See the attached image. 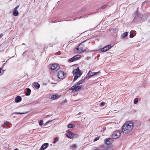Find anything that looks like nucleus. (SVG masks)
Returning a JSON list of instances; mask_svg holds the SVG:
<instances>
[{
    "label": "nucleus",
    "instance_id": "f257e3e1",
    "mask_svg": "<svg viewBox=\"0 0 150 150\" xmlns=\"http://www.w3.org/2000/svg\"><path fill=\"white\" fill-rule=\"evenodd\" d=\"M134 123L132 121H128L125 123L122 127L123 133L127 134L130 133L133 128Z\"/></svg>",
    "mask_w": 150,
    "mask_h": 150
},
{
    "label": "nucleus",
    "instance_id": "f03ea898",
    "mask_svg": "<svg viewBox=\"0 0 150 150\" xmlns=\"http://www.w3.org/2000/svg\"><path fill=\"white\" fill-rule=\"evenodd\" d=\"M87 40H86L83 41L82 42L80 43L78 46L76 48V50L77 51L78 53H81L85 51L86 49L85 45L83 44V43L86 41Z\"/></svg>",
    "mask_w": 150,
    "mask_h": 150
},
{
    "label": "nucleus",
    "instance_id": "7ed1b4c3",
    "mask_svg": "<svg viewBox=\"0 0 150 150\" xmlns=\"http://www.w3.org/2000/svg\"><path fill=\"white\" fill-rule=\"evenodd\" d=\"M72 73L73 75L76 74L79 77H80L82 74V72L81 71L79 67H77L76 69L73 70Z\"/></svg>",
    "mask_w": 150,
    "mask_h": 150
},
{
    "label": "nucleus",
    "instance_id": "20e7f679",
    "mask_svg": "<svg viewBox=\"0 0 150 150\" xmlns=\"http://www.w3.org/2000/svg\"><path fill=\"white\" fill-rule=\"evenodd\" d=\"M57 76L58 78L59 79H63L66 76L67 74H64L63 71H58Z\"/></svg>",
    "mask_w": 150,
    "mask_h": 150
},
{
    "label": "nucleus",
    "instance_id": "39448f33",
    "mask_svg": "<svg viewBox=\"0 0 150 150\" xmlns=\"http://www.w3.org/2000/svg\"><path fill=\"white\" fill-rule=\"evenodd\" d=\"M76 85L73 86L71 87L70 88L69 90H72L73 92H74L76 91H79L81 90L82 86V85L76 86Z\"/></svg>",
    "mask_w": 150,
    "mask_h": 150
},
{
    "label": "nucleus",
    "instance_id": "423d86ee",
    "mask_svg": "<svg viewBox=\"0 0 150 150\" xmlns=\"http://www.w3.org/2000/svg\"><path fill=\"white\" fill-rule=\"evenodd\" d=\"M120 136V132L118 130L114 131L112 134V137L114 139L118 138Z\"/></svg>",
    "mask_w": 150,
    "mask_h": 150
},
{
    "label": "nucleus",
    "instance_id": "0eeeda50",
    "mask_svg": "<svg viewBox=\"0 0 150 150\" xmlns=\"http://www.w3.org/2000/svg\"><path fill=\"white\" fill-rule=\"evenodd\" d=\"M100 71H98L97 72H92L90 70L86 75V78H88V79H89L91 76L96 75Z\"/></svg>",
    "mask_w": 150,
    "mask_h": 150
},
{
    "label": "nucleus",
    "instance_id": "6e6552de",
    "mask_svg": "<svg viewBox=\"0 0 150 150\" xmlns=\"http://www.w3.org/2000/svg\"><path fill=\"white\" fill-rule=\"evenodd\" d=\"M135 17L133 20V21L137 23L141 19V15H138L137 13H135L134 14Z\"/></svg>",
    "mask_w": 150,
    "mask_h": 150
},
{
    "label": "nucleus",
    "instance_id": "1a4fd4ad",
    "mask_svg": "<svg viewBox=\"0 0 150 150\" xmlns=\"http://www.w3.org/2000/svg\"><path fill=\"white\" fill-rule=\"evenodd\" d=\"M81 57V56L80 55H76L71 58L69 59V61L71 62H73L78 60Z\"/></svg>",
    "mask_w": 150,
    "mask_h": 150
},
{
    "label": "nucleus",
    "instance_id": "9d476101",
    "mask_svg": "<svg viewBox=\"0 0 150 150\" xmlns=\"http://www.w3.org/2000/svg\"><path fill=\"white\" fill-rule=\"evenodd\" d=\"M48 67L49 69L53 70L58 68V65L57 64H50L48 66Z\"/></svg>",
    "mask_w": 150,
    "mask_h": 150
},
{
    "label": "nucleus",
    "instance_id": "9b49d317",
    "mask_svg": "<svg viewBox=\"0 0 150 150\" xmlns=\"http://www.w3.org/2000/svg\"><path fill=\"white\" fill-rule=\"evenodd\" d=\"M19 5H18L14 9L13 15L15 16H17L18 14V12L17 11V9L19 7Z\"/></svg>",
    "mask_w": 150,
    "mask_h": 150
},
{
    "label": "nucleus",
    "instance_id": "f8f14e48",
    "mask_svg": "<svg viewBox=\"0 0 150 150\" xmlns=\"http://www.w3.org/2000/svg\"><path fill=\"white\" fill-rule=\"evenodd\" d=\"M48 143H45L43 144L41 146L40 150H44L46 149L48 146Z\"/></svg>",
    "mask_w": 150,
    "mask_h": 150
},
{
    "label": "nucleus",
    "instance_id": "ddd939ff",
    "mask_svg": "<svg viewBox=\"0 0 150 150\" xmlns=\"http://www.w3.org/2000/svg\"><path fill=\"white\" fill-rule=\"evenodd\" d=\"M59 97V96H58L57 94H56L55 95H53L50 96V98L51 99L54 100L57 99Z\"/></svg>",
    "mask_w": 150,
    "mask_h": 150
},
{
    "label": "nucleus",
    "instance_id": "4468645a",
    "mask_svg": "<svg viewBox=\"0 0 150 150\" xmlns=\"http://www.w3.org/2000/svg\"><path fill=\"white\" fill-rule=\"evenodd\" d=\"M22 100V98L20 96H17L15 98V101L16 103H19Z\"/></svg>",
    "mask_w": 150,
    "mask_h": 150
},
{
    "label": "nucleus",
    "instance_id": "2eb2a0df",
    "mask_svg": "<svg viewBox=\"0 0 150 150\" xmlns=\"http://www.w3.org/2000/svg\"><path fill=\"white\" fill-rule=\"evenodd\" d=\"M68 134H66V136L69 138H71L72 135V132L70 131H67Z\"/></svg>",
    "mask_w": 150,
    "mask_h": 150
},
{
    "label": "nucleus",
    "instance_id": "dca6fc26",
    "mask_svg": "<svg viewBox=\"0 0 150 150\" xmlns=\"http://www.w3.org/2000/svg\"><path fill=\"white\" fill-rule=\"evenodd\" d=\"M128 35V33L125 32L123 33L121 36V38L122 39H124L127 37Z\"/></svg>",
    "mask_w": 150,
    "mask_h": 150
},
{
    "label": "nucleus",
    "instance_id": "f3484780",
    "mask_svg": "<svg viewBox=\"0 0 150 150\" xmlns=\"http://www.w3.org/2000/svg\"><path fill=\"white\" fill-rule=\"evenodd\" d=\"M27 92L26 93L25 95L27 96H29L30 95L31 92V90L29 88H26Z\"/></svg>",
    "mask_w": 150,
    "mask_h": 150
},
{
    "label": "nucleus",
    "instance_id": "a211bd4d",
    "mask_svg": "<svg viewBox=\"0 0 150 150\" xmlns=\"http://www.w3.org/2000/svg\"><path fill=\"white\" fill-rule=\"evenodd\" d=\"M147 17L148 16L147 15L142 14V16H141V19L142 20H145L147 18Z\"/></svg>",
    "mask_w": 150,
    "mask_h": 150
},
{
    "label": "nucleus",
    "instance_id": "6ab92c4d",
    "mask_svg": "<svg viewBox=\"0 0 150 150\" xmlns=\"http://www.w3.org/2000/svg\"><path fill=\"white\" fill-rule=\"evenodd\" d=\"M100 147L101 148L100 150H108V148L106 147H105L103 145H101L100 146Z\"/></svg>",
    "mask_w": 150,
    "mask_h": 150
},
{
    "label": "nucleus",
    "instance_id": "aec40b11",
    "mask_svg": "<svg viewBox=\"0 0 150 150\" xmlns=\"http://www.w3.org/2000/svg\"><path fill=\"white\" fill-rule=\"evenodd\" d=\"M34 86L36 88H39L40 87V85L37 83H34Z\"/></svg>",
    "mask_w": 150,
    "mask_h": 150
},
{
    "label": "nucleus",
    "instance_id": "412c9836",
    "mask_svg": "<svg viewBox=\"0 0 150 150\" xmlns=\"http://www.w3.org/2000/svg\"><path fill=\"white\" fill-rule=\"evenodd\" d=\"M101 52H105L108 50L106 46L103 47V48L101 49Z\"/></svg>",
    "mask_w": 150,
    "mask_h": 150
},
{
    "label": "nucleus",
    "instance_id": "4be33fe9",
    "mask_svg": "<svg viewBox=\"0 0 150 150\" xmlns=\"http://www.w3.org/2000/svg\"><path fill=\"white\" fill-rule=\"evenodd\" d=\"M113 138L112 137V138H109L107 139H106V142H107L108 140V141L109 140L110 141V142L111 143H112L113 142Z\"/></svg>",
    "mask_w": 150,
    "mask_h": 150
},
{
    "label": "nucleus",
    "instance_id": "5701e85b",
    "mask_svg": "<svg viewBox=\"0 0 150 150\" xmlns=\"http://www.w3.org/2000/svg\"><path fill=\"white\" fill-rule=\"evenodd\" d=\"M86 76L83 79H82L79 81L81 83V84H82L83 83V82L85 79H87V80H88V78H86Z\"/></svg>",
    "mask_w": 150,
    "mask_h": 150
},
{
    "label": "nucleus",
    "instance_id": "b1692460",
    "mask_svg": "<svg viewBox=\"0 0 150 150\" xmlns=\"http://www.w3.org/2000/svg\"><path fill=\"white\" fill-rule=\"evenodd\" d=\"M76 146L75 144H73L71 145L70 146V147L72 150H73L74 149H75L76 148Z\"/></svg>",
    "mask_w": 150,
    "mask_h": 150
},
{
    "label": "nucleus",
    "instance_id": "393cba45",
    "mask_svg": "<svg viewBox=\"0 0 150 150\" xmlns=\"http://www.w3.org/2000/svg\"><path fill=\"white\" fill-rule=\"evenodd\" d=\"M74 75L75 76L73 80V81H76L79 77L76 74V75Z\"/></svg>",
    "mask_w": 150,
    "mask_h": 150
},
{
    "label": "nucleus",
    "instance_id": "a878e982",
    "mask_svg": "<svg viewBox=\"0 0 150 150\" xmlns=\"http://www.w3.org/2000/svg\"><path fill=\"white\" fill-rule=\"evenodd\" d=\"M77 137V135L76 134L73 133H72V135L71 138H74Z\"/></svg>",
    "mask_w": 150,
    "mask_h": 150
},
{
    "label": "nucleus",
    "instance_id": "bb28decb",
    "mask_svg": "<svg viewBox=\"0 0 150 150\" xmlns=\"http://www.w3.org/2000/svg\"><path fill=\"white\" fill-rule=\"evenodd\" d=\"M105 142L107 145H110L112 144L110 142V141L109 140H108L107 142H106V139L105 140Z\"/></svg>",
    "mask_w": 150,
    "mask_h": 150
},
{
    "label": "nucleus",
    "instance_id": "cd10ccee",
    "mask_svg": "<svg viewBox=\"0 0 150 150\" xmlns=\"http://www.w3.org/2000/svg\"><path fill=\"white\" fill-rule=\"evenodd\" d=\"M73 127H74V125L71 124H69L67 126L68 128H73Z\"/></svg>",
    "mask_w": 150,
    "mask_h": 150
},
{
    "label": "nucleus",
    "instance_id": "c85d7f7f",
    "mask_svg": "<svg viewBox=\"0 0 150 150\" xmlns=\"http://www.w3.org/2000/svg\"><path fill=\"white\" fill-rule=\"evenodd\" d=\"M54 141L53 142V143H55L57 142H58V141H59L58 139V138H54Z\"/></svg>",
    "mask_w": 150,
    "mask_h": 150
},
{
    "label": "nucleus",
    "instance_id": "c756f323",
    "mask_svg": "<svg viewBox=\"0 0 150 150\" xmlns=\"http://www.w3.org/2000/svg\"><path fill=\"white\" fill-rule=\"evenodd\" d=\"M43 124V120H41L39 122V125L40 126H42Z\"/></svg>",
    "mask_w": 150,
    "mask_h": 150
},
{
    "label": "nucleus",
    "instance_id": "7c9ffc66",
    "mask_svg": "<svg viewBox=\"0 0 150 150\" xmlns=\"http://www.w3.org/2000/svg\"><path fill=\"white\" fill-rule=\"evenodd\" d=\"M130 35H129V38H132L134 37V35L131 32H130L129 33Z\"/></svg>",
    "mask_w": 150,
    "mask_h": 150
},
{
    "label": "nucleus",
    "instance_id": "2f4dec72",
    "mask_svg": "<svg viewBox=\"0 0 150 150\" xmlns=\"http://www.w3.org/2000/svg\"><path fill=\"white\" fill-rule=\"evenodd\" d=\"M106 47L108 50H109L110 49L111 47H112V46L111 45H107V46H106Z\"/></svg>",
    "mask_w": 150,
    "mask_h": 150
},
{
    "label": "nucleus",
    "instance_id": "473e14b6",
    "mask_svg": "<svg viewBox=\"0 0 150 150\" xmlns=\"http://www.w3.org/2000/svg\"><path fill=\"white\" fill-rule=\"evenodd\" d=\"M2 70V68H0V75L4 73V70Z\"/></svg>",
    "mask_w": 150,
    "mask_h": 150
},
{
    "label": "nucleus",
    "instance_id": "72a5a7b5",
    "mask_svg": "<svg viewBox=\"0 0 150 150\" xmlns=\"http://www.w3.org/2000/svg\"><path fill=\"white\" fill-rule=\"evenodd\" d=\"M138 102V98H135L134 102V104H136Z\"/></svg>",
    "mask_w": 150,
    "mask_h": 150
},
{
    "label": "nucleus",
    "instance_id": "f704fd0d",
    "mask_svg": "<svg viewBox=\"0 0 150 150\" xmlns=\"http://www.w3.org/2000/svg\"><path fill=\"white\" fill-rule=\"evenodd\" d=\"M100 138L98 136L94 140V141L95 142L96 141H97V140H98Z\"/></svg>",
    "mask_w": 150,
    "mask_h": 150
},
{
    "label": "nucleus",
    "instance_id": "c9c22d12",
    "mask_svg": "<svg viewBox=\"0 0 150 150\" xmlns=\"http://www.w3.org/2000/svg\"><path fill=\"white\" fill-rule=\"evenodd\" d=\"M107 6V5H104L101 7V8L104 9Z\"/></svg>",
    "mask_w": 150,
    "mask_h": 150
},
{
    "label": "nucleus",
    "instance_id": "e433bc0d",
    "mask_svg": "<svg viewBox=\"0 0 150 150\" xmlns=\"http://www.w3.org/2000/svg\"><path fill=\"white\" fill-rule=\"evenodd\" d=\"M105 104V102H102L100 104V105L101 106H103Z\"/></svg>",
    "mask_w": 150,
    "mask_h": 150
},
{
    "label": "nucleus",
    "instance_id": "4c0bfd02",
    "mask_svg": "<svg viewBox=\"0 0 150 150\" xmlns=\"http://www.w3.org/2000/svg\"><path fill=\"white\" fill-rule=\"evenodd\" d=\"M16 114H23V113H20V112H16L14 113Z\"/></svg>",
    "mask_w": 150,
    "mask_h": 150
},
{
    "label": "nucleus",
    "instance_id": "58836bf2",
    "mask_svg": "<svg viewBox=\"0 0 150 150\" xmlns=\"http://www.w3.org/2000/svg\"><path fill=\"white\" fill-rule=\"evenodd\" d=\"M81 84V83L79 81L76 83V85H79Z\"/></svg>",
    "mask_w": 150,
    "mask_h": 150
},
{
    "label": "nucleus",
    "instance_id": "ea45409f",
    "mask_svg": "<svg viewBox=\"0 0 150 150\" xmlns=\"http://www.w3.org/2000/svg\"><path fill=\"white\" fill-rule=\"evenodd\" d=\"M147 2L146 1H144V2H143L142 4V6H144L145 5L146 3Z\"/></svg>",
    "mask_w": 150,
    "mask_h": 150
},
{
    "label": "nucleus",
    "instance_id": "a19ab883",
    "mask_svg": "<svg viewBox=\"0 0 150 150\" xmlns=\"http://www.w3.org/2000/svg\"><path fill=\"white\" fill-rule=\"evenodd\" d=\"M86 9H83L81 11V12H83L85 11Z\"/></svg>",
    "mask_w": 150,
    "mask_h": 150
},
{
    "label": "nucleus",
    "instance_id": "79ce46f5",
    "mask_svg": "<svg viewBox=\"0 0 150 150\" xmlns=\"http://www.w3.org/2000/svg\"><path fill=\"white\" fill-rule=\"evenodd\" d=\"M8 124V122L6 121V122H4V125H7Z\"/></svg>",
    "mask_w": 150,
    "mask_h": 150
},
{
    "label": "nucleus",
    "instance_id": "37998d69",
    "mask_svg": "<svg viewBox=\"0 0 150 150\" xmlns=\"http://www.w3.org/2000/svg\"><path fill=\"white\" fill-rule=\"evenodd\" d=\"M52 121V120H49V121H47V123H49L50 122H51Z\"/></svg>",
    "mask_w": 150,
    "mask_h": 150
},
{
    "label": "nucleus",
    "instance_id": "c03bdc74",
    "mask_svg": "<svg viewBox=\"0 0 150 150\" xmlns=\"http://www.w3.org/2000/svg\"><path fill=\"white\" fill-rule=\"evenodd\" d=\"M3 35L2 33L0 34V38Z\"/></svg>",
    "mask_w": 150,
    "mask_h": 150
},
{
    "label": "nucleus",
    "instance_id": "a18cd8bd",
    "mask_svg": "<svg viewBox=\"0 0 150 150\" xmlns=\"http://www.w3.org/2000/svg\"><path fill=\"white\" fill-rule=\"evenodd\" d=\"M57 54L58 55H60L61 54L60 52H57Z\"/></svg>",
    "mask_w": 150,
    "mask_h": 150
},
{
    "label": "nucleus",
    "instance_id": "49530a36",
    "mask_svg": "<svg viewBox=\"0 0 150 150\" xmlns=\"http://www.w3.org/2000/svg\"><path fill=\"white\" fill-rule=\"evenodd\" d=\"M50 116V115H46V117H49Z\"/></svg>",
    "mask_w": 150,
    "mask_h": 150
},
{
    "label": "nucleus",
    "instance_id": "de8ad7c7",
    "mask_svg": "<svg viewBox=\"0 0 150 150\" xmlns=\"http://www.w3.org/2000/svg\"><path fill=\"white\" fill-rule=\"evenodd\" d=\"M48 123H47V122L46 123H45L44 125V126H45V125H46Z\"/></svg>",
    "mask_w": 150,
    "mask_h": 150
},
{
    "label": "nucleus",
    "instance_id": "09e8293b",
    "mask_svg": "<svg viewBox=\"0 0 150 150\" xmlns=\"http://www.w3.org/2000/svg\"><path fill=\"white\" fill-rule=\"evenodd\" d=\"M81 114V112H79V113L78 114L79 115H80Z\"/></svg>",
    "mask_w": 150,
    "mask_h": 150
},
{
    "label": "nucleus",
    "instance_id": "8fccbe9b",
    "mask_svg": "<svg viewBox=\"0 0 150 150\" xmlns=\"http://www.w3.org/2000/svg\"><path fill=\"white\" fill-rule=\"evenodd\" d=\"M14 150H18V149H15Z\"/></svg>",
    "mask_w": 150,
    "mask_h": 150
},
{
    "label": "nucleus",
    "instance_id": "3c124183",
    "mask_svg": "<svg viewBox=\"0 0 150 150\" xmlns=\"http://www.w3.org/2000/svg\"><path fill=\"white\" fill-rule=\"evenodd\" d=\"M94 150H99L98 149H95Z\"/></svg>",
    "mask_w": 150,
    "mask_h": 150
},
{
    "label": "nucleus",
    "instance_id": "603ef678",
    "mask_svg": "<svg viewBox=\"0 0 150 150\" xmlns=\"http://www.w3.org/2000/svg\"><path fill=\"white\" fill-rule=\"evenodd\" d=\"M59 67L58 68L57 70H58L59 69Z\"/></svg>",
    "mask_w": 150,
    "mask_h": 150
},
{
    "label": "nucleus",
    "instance_id": "864d4df0",
    "mask_svg": "<svg viewBox=\"0 0 150 150\" xmlns=\"http://www.w3.org/2000/svg\"><path fill=\"white\" fill-rule=\"evenodd\" d=\"M49 46H50V47L51 46V45H49Z\"/></svg>",
    "mask_w": 150,
    "mask_h": 150
},
{
    "label": "nucleus",
    "instance_id": "5fc2aeb1",
    "mask_svg": "<svg viewBox=\"0 0 150 150\" xmlns=\"http://www.w3.org/2000/svg\"><path fill=\"white\" fill-rule=\"evenodd\" d=\"M76 18L74 19L73 20H76Z\"/></svg>",
    "mask_w": 150,
    "mask_h": 150
}]
</instances>
